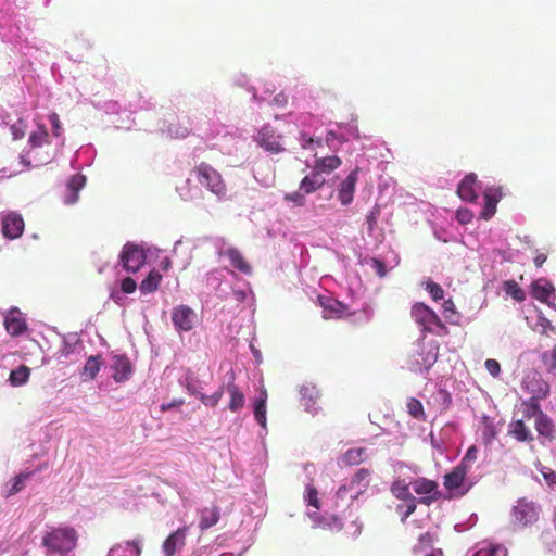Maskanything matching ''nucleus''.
<instances>
[{
	"label": "nucleus",
	"instance_id": "f257e3e1",
	"mask_svg": "<svg viewBox=\"0 0 556 556\" xmlns=\"http://www.w3.org/2000/svg\"><path fill=\"white\" fill-rule=\"evenodd\" d=\"M77 541V531L72 527H54L42 536L47 556H74Z\"/></svg>",
	"mask_w": 556,
	"mask_h": 556
},
{
	"label": "nucleus",
	"instance_id": "f03ea898",
	"mask_svg": "<svg viewBox=\"0 0 556 556\" xmlns=\"http://www.w3.org/2000/svg\"><path fill=\"white\" fill-rule=\"evenodd\" d=\"M191 175L195 178L201 187L208 190L218 199L222 200L226 198L227 185L222 174L211 164L201 162L192 168Z\"/></svg>",
	"mask_w": 556,
	"mask_h": 556
},
{
	"label": "nucleus",
	"instance_id": "7ed1b4c3",
	"mask_svg": "<svg viewBox=\"0 0 556 556\" xmlns=\"http://www.w3.org/2000/svg\"><path fill=\"white\" fill-rule=\"evenodd\" d=\"M412 318L421 327L424 332L435 336H444L447 327L429 306L424 303H415L410 309Z\"/></svg>",
	"mask_w": 556,
	"mask_h": 556
},
{
	"label": "nucleus",
	"instance_id": "20e7f679",
	"mask_svg": "<svg viewBox=\"0 0 556 556\" xmlns=\"http://www.w3.org/2000/svg\"><path fill=\"white\" fill-rule=\"evenodd\" d=\"M538 519V506L527 498H519L510 510V523L517 529L529 527Z\"/></svg>",
	"mask_w": 556,
	"mask_h": 556
},
{
	"label": "nucleus",
	"instance_id": "39448f33",
	"mask_svg": "<svg viewBox=\"0 0 556 556\" xmlns=\"http://www.w3.org/2000/svg\"><path fill=\"white\" fill-rule=\"evenodd\" d=\"M469 470L457 465L451 472L444 476L443 485L451 492V496H463L473 485V483L467 479Z\"/></svg>",
	"mask_w": 556,
	"mask_h": 556
},
{
	"label": "nucleus",
	"instance_id": "423d86ee",
	"mask_svg": "<svg viewBox=\"0 0 556 556\" xmlns=\"http://www.w3.org/2000/svg\"><path fill=\"white\" fill-rule=\"evenodd\" d=\"M122 267L128 273H137L146 264L147 254L142 247L127 242L119 254Z\"/></svg>",
	"mask_w": 556,
	"mask_h": 556
},
{
	"label": "nucleus",
	"instance_id": "0eeeda50",
	"mask_svg": "<svg viewBox=\"0 0 556 556\" xmlns=\"http://www.w3.org/2000/svg\"><path fill=\"white\" fill-rule=\"evenodd\" d=\"M531 381H528L526 382V389L531 393V397L523 402L522 403V407H523V417L527 418V419H531V418H534V420L536 419V417L539 416L540 413H543V410L541 409L540 407V403L539 401L541 399H544L548 392H549V386L546 381L544 380H539L538 381V388L534 389V388H531Z\"/></svg>",
	"mask_w": 556,
	"mask_h": 556
},
{
	"label": "nucleus",
	"instance_id": "6e6552de",
	"mask_svg": "<svg viewBox=\"0 0 556 556\" xmlns=\"http://www.w3.org/2000/svg\"><path fill=\"white\" fill-rule=\"evenodd\" d=\"M410 486L415 494L419 496L417 502L419 504L430 506L432 503L441 498V492L437 481L419 477L410 481Z\"/></svg>",
	"mask_w": 556,
	"mask_h": 556
},
{
	"label": "nucleus",
	"instance_id": "1a4fd4ad",
	"mask_svg": "<svg viewBox=\"0 0 556 556\" xmlns=\"http://www.w3.org/2000/svg\"><path fill=\"white\" fill-rule=\"evenodd\" d=\"M369 476L370 471L368 469H358L349 484L341 485L338 489L337 497L344 500L348 493L351 492L350 497L357 498L367 489Z\"/></svg>",
	"mask_w": 556,
	"mask_h": 556
},
{
	"label": "nucleus",
	"instance_id": "9d476101",
	"mask_svg": "<svg viewBox=\"0 0 556 556\" xmlns=\"http://www.w3.org/2000/svg\"><path fill=\"white\" fill-rule=\"evenodd\" d=\"M255 141L261 148L271 154H279L286 150L281 143V136L269 125H264L257 131Z\"/></svg>",
	"mask_w": 556,
	"mask_h": 556
},
{
	"label": "nucleus",
	"instance_id": "9b49d317",
	"mask_svg": "<svg viewBox=\"0 0 556 556\" xmlns=\"http://www.w3.org/2000/svg\"><path fill=\"white\" fill-rule=\"evenodd\" d=\"M24 219L21 214L10 212L3 216L1 222L2 235L10 240L20 238L24 232Z\"/></svg>",
	"mask_w": 556,
	"mask_h": 556
},
{
	"label": "nucleus",
	"instance_id": "f8f14e48",
	"mask_svg": "<svg viewBox=\"0 0 556 556\" xmlns=\"http://www.w3.org/2000/svg\"><path fill=\"white\" fill-rule=\"evenodd\" d=\"M197 318V314L187 305H179L173 309L172 321L179 331H190Z\"/></svg>",
	"mask_w": 556,
	"mask_h": 556
},
{
	"label": "nucleus",
	"instance_id": "ddd939ff",
	"mask_svg": "<svg viewBox=\"0 0 556 556\" xmlns=\"http://www.w3.org/2000/svg\"><path fill=\"white\" fill-rule=\"evenodd\" d=\"M4 327L11 337H18L27 330L26 319L18 308L10 309L4 316Z\"/></svg>",
	"mask_w": 556,
	"mask_h": 556
},
{
	"label": "nucleus",
	"instance_id": "4468645a",
	"mask_svg": "<svg viewBox=\"0 0 556 556\" xmlns=\"http://www.w3.org/2000/svg\"><path fill=\"white\" fill-rule=\"evenodd\" d=\"M502 187H491L485 189L483 193L484 206L480 213L481 218L488 220L495 214L496 205L502 199Z\"/></svg>",
	"mask_w": 556,
	"mask_h": 556
},
{
	"label": "nucleus",
	"instance_id": "2eb2a0df",
	"mask_svg": "<svg viewBox=\"0 0 556 556\" xmlns=\"http://www.w3.org/2000/svg\"><path fill=\"white\" fill-rule=\"evenodd\" d=\"M358 168L352 170L341 182L338 190V199L342 205H349L354 199L355 186L358 179Z\"/></svg>",
	"mask_w": 556,
	"mask_h": 556
},
{
	"label": "nucleus",
	"instance_id": "dca6fc26",
	"mask_svg": "<svg viewBox=\"0 0 556 556\" xmlns=\"http://www.w3.org/2000/svg\"><path fill=\"white\" fill-rule=\"evenodd\" d=\"M187 530V527H182L167 536L162 546L165 556H174L177 551L185 546Z\"/></svg>",
	"mask_w": 556,
	"mask_h": 556
},
{
	"label": "nucleus",
	"instance_id": "f3484780",
	"mask_svg": "<svg viewBox=\"0 0 556 556\" xmlns=\"http://www.w3.org/2000/svg\"><path fill=\"white\" fill-rule=\"evenodd\" d=\"M534 427L539 435L546 441L553 442L556 439L555 424L544 412L540 413L534 420Z\"/></svg>",
	"mask_w": 556,
	"mask_h": 556
},
{
	"label": "nucleus",
	"instance_id": "a211bd4d",
	"mask_svg": "<svg viewBox=\"0 0 556 556\" xmlns=\"http://www.w3.org/2000/svg\"><path fill=\"white\" fill-rule=\"evenodd\" d=\"M225 391L229 395L227 409L231 413H239L245 404L244 393L235 383L233 379L226 384Z\"/></svg>",
	"mask_w": 556,
	"mask_h": 556
},
{
	"label": "nucleus",
	"instance_id": "6ab92c4d",
	"mask_svg": "<svg viewBox=\"0 0 556 556\" xmlns=\"http://www.w3.org/2000/svg\"><path fill=\"white\" fill-rule=\"evenodd\" d=\"M300 396L301 403L305 407L307 412H313L315 409V404L320 396L319 390L312 382L303 383L300 387Z\"/></svg>",
	"mask_w": 556,
	"mask_h": 556
},
{
	"label": "nucleus",
	"instance_id": "aec40b11",
	"mask_svg": "<svg viewBox=\"0 0 556 556\" xmlns=\"http://www.w3.org/2000/svg\"><path fill=\"white\" fill-rule=\"evenodd\" d=\"M113 378L116 382H123L130 378L132 372V366L128 357L118 355L114 357L113 363Z\"/></svg>",
	"mask_w": 556,
	"mask_h": 556
},
{
	"label": "nucleus",
	"instance_id": "412c9836",
	"mask_svg": "<svg viewBox=\"0 0 556 556\" xmlns=\"http://www.w3.org/2000/svg\"><path fill=\"white\" fill-rule=\"evenodd\" d=\"M477 176L475 174L466 175L458 185L457 194L459 198L467 202H473L477 199L475 190Z\"/></svg>",
	"mask_w": 556,
	"mask_h": 556
},
{
	"label": "nucleus",
	"instance_id": "4be33fe9",
	"mask_svg": "<svg viewBox=\"0 0 556 556\" xmlns=\"http://www.w3.org/2000/svg\"><path fill=\"white\" fill-rule=\"evenodd\" d=\"M342 165V160L337 155L316 157L313 169L318 174H330Z\"/></svg>",
	"mask_w": 556,
	"mask_h": 556
},
{
	"label": "nucleus",
	"instance_id": "5701e85b",
	"mask_svg": "<svg viewBox=\"0 0 556 556\" xmlns=\"http://www.w3.org/2000/svg\"><path fill=\"white\" fill-rule=\"evenodd\" d=\"M267 391L265 388H262L260 391V396L255 400L253 404V414L256 422L263 428H267V418H266V403H267Z\"/></svg>",
	"mask_w": 556,
	"mask_h": 556
},
{
	"label": "nucleus",
	"instance_id": "b1692460",
	"mask_svg": "<svg viewBox=\"0 0 556 556\" xmlns=\"http://www.w3.org/2000/svg\"><path fill=\"white\" fill-rule=\"evenodd\" d=\"M225 255L230 261L231 265L243 274H251L252 268L250 264L244 260L241 252L236 248H228L220 252V255Z\"/></svg>",
	"mask_w": 556,
	"mask_h": 556
},
{
	"label": "nucleus",
	"instance_id": "393cba45",
	"mask_svg": "<svg viewBox=\"0 0 556 556\" xmlns=\"http://www.w3.org/2000/svg\"><path fill=\"white\" fill-rule=\"evenodd\" d=\"M85 184L86 178L83 175L76 174L70 178L66 185V189L68 192L67 197L65 198L66 204H74L77 202L78 193L84 188Z\"/></svg>",
	"mask_w": 556,
	"mask_h": 556
},
{
	"label": "nucleus",
	"instance_id": "a878e982",
	"mask_svg": "<svg viewBox=\"0 0 556 556\" xmlns=\"http://www.w3.org/2000/svg\"><path fill=\"white\" fill-rule=\"evenodd\" d=\"M325 182V179L313 169L311 174L304 176L301 180L300 190L306 194H311L320 189Z\"/></svg>",
	"mask_w": 556,
	"mask_h": 556
},
{
	"label": "nucleus",
	"instance_id": "bb28decb",
	"mask_svg": "<svg viewBox=\"0 0 556 556\" xmlns=\"http://www.w3.org/2000/svg\"><path fill=\"white\" fill-rule=\"evenodd\" d=\"M410 482L407 483L404 479H396L391 484V493L394 497L402 502H412L417 500L409 491Z\"/></svg>",
	"mask_w": 556,
	"mask_h": 556
},
{
	"label": "nucleus",
	"instance_id": "cd10ccee",
	"mask_svg": "<svg viewBox=\"0 0 556 556\" xmlns=\"http://www.w3.org/2000/svg\"><path fill=\"white\" fill-rule=\"evenodd\" d=\"M553 292L554 287L548 281L536 280L531 285V295L540 302H547Z\"/></svg>",
	"mask_w": 556,
	"mask_h": 556
},
{
	"label": "nucleus",
	"instance_id": "c85d7f7f",
	"mask_svg": "<svg viewBox=\"0 0 556 556\" xmlns=\"http://www.w3.org/2000/svg\"><path fill=\"white\" fill-rule=\"evenodd\" d=\"M219 520V508L217 506L205 507L200 511L199 527L202 531L215 526Z\"/></svg>",
	"mask_w": 556,
	"mask_h": 556
},
{
	"label": "nucleus",
	"instance_id": "c756f323",
	"mask_svg": "<svg viewBox=\"0 0 556 556\" xmlns=\"http://www.w3.org/2000/svg\"><path fill=\"white\" fill-rule=\"evenodd\" d=\"M509 432L519 442H529L534 439L531 430L526 426L522 419L513 421Z\"/></svg>",
	"mask_w": 556,
	"mask_h": 556
},
{
	"label": "nucleus",
	"instance_id": "7c9ffc66",
	"mask_svg": "<svg viewBox=\"0 0 556 556\" xmlns=\"http://www.w3.org/2000/svg\"><path fill=\"white\" fill-rule=\"evenodd\" d=\"M161 280L162 275L155 269L151 270L140 283V291L144 294L156 291Z\"/></svg>",
	"mask_w": 556,
	"mask_h": 556
},
{
	"label": "nucleus",
	"instance_id": "2f4dec72",
	"mask_svg": "<svg viewBox=\"0 0 556 556\" xmlns=\"http://www.w3.org/2000/svg\"><path fill=\"white\" fill-rule=\"evenodd\" d=\"M540 358L544 370L548 375L556 377V345H554L551 350L544 351Z\"/></svg>",
	"mask_w": 556,
	"mask_h": 556
},
{
	"label": "nucleus",
	"instance_id": "473e14b6",
	"mask_svg": "<svg viewBox=\"0 0 556 556\" xmlns=\"http://www.w3.org/2000/svg\"><path fill=\"white\" fill-rule=\"evenodd\" d=\"M29 376L30 368L26 365H21L16 369L11 371L9 381L13 387H20L28 381Z\"/></svg>",
	"mask_w": 556,
	"mask_h": 556
},
{
	"label": "nucleus",
	"instance_id": "72a5a7b5",
	"mask_svg": "<svg viewBox=\"0 0 556 556\" xmlns=\"http://www.w3.org/2000/svg\"><path fill=\"white\" fill-rule=\"evenodd\" d=\"M184 384L188 392L192 395H197L198 397L202 393L203 386L202 382L199 380V378L195 376V374L188 369L185 375Z\"/></svg>",
	"mask_w": 556,
	"mask_h": 556
},
{
	"label": "nucleus",
	"instance_id": "f704fd0d",
	"mask_svg": "<svg viewBox=\"0 0 556 556\" xmlns=\"http://www.w3.org/2000/svg\"><path fill=\"white\" fill-rule=\"evenodd\" d=\"M503 290L506 293V295L513 298L515 301L519 303L526 300V292L513 279L505 280L503 282Z\"/></svg>",
	"mask_w": 556,
	"mask_h": 556
},
{
	"label": "nucleus",
	"instance_id": "c9c22d12",
	"mask_svg": "<svg viewBox=\"0 0 556 556\" xmlns=\"http://www.w3.org/2000/svg\"><path fill=\"white\" fill-rule=\"evenodd\" d=\"M366 448L355 447L348 450L341 458V463L345 466L357 465L363 462Z\"/></svg>",
	"mask_w": 556,
	"mask_h": 556
},
{
	"label": "nucleus",
	"instance_id": "e433bc0d",
	"mask_svg": "<svg viewBox=\"0 0 556 556\" xmlns=\"http://www.w3.org/2000/svg\"><path fill=\"white\" fill-rule=\"evenodd\" d=\"M100 359V356H90L87 358L83 370V376L86 379L92 380L96 378L101 367Z\"/></svg>",
	"mask_w": 556,
	"mask_h": 556
},
{
	"label": "nucleus",
	"instance_id": "4c0bfd02",
	"mask_svg": "<svg viewBox=\"0 0 556 556\" xmlns=\"http://www.w3.org/2000/svg\"><path fill=\"white\" fill-rule=\"evenodd\" d=\"M506 556L507 551L501 544H484L480 546L472 556H497V555Z\"/></svg>",
	"mask_w": 556,
	"mask_h": 556
},
{
	"label": "nucleus",
	"instance_id": "58836bf2",
	"mask_svg": "<svg viewBox=\"0 0 556 556\" xmlns=\"http://www.w3.org/2000/svg\"><path fill=\"white\" fill-rule=\"evenodd\" d=\"M407 412L408 414L415 418V419H419V420H425L426 419V414H425V410H424V406L421 404V402L415 397H410L408 401H407Z\"/></svg>",
	"mask_w": 556,
	"mask_h": 556
},
{
	"label": "nucleus",
	"instance_id": "ea45409f",
	"mask_svg": "<svg viewBox=\"0 0 556 556\" xmlns=\"http://www.w3.org/2000/svg\"><path fill=\"white\" fill-rule=\"evenodd\" d=\"M435 540L437 536L434 533L425 532L420 534L418 538V543L413 547V552L417 554L425 551L426 548L432 547Z\"/></svg>",
	"mask_w": 556,
	"mask_h": 556
},
{
	"label": "nucleus",
	"instance_id": "a19ab883",
	"mask_svg": "<svg viewBox=\"0 0 556 556\" xmlns=\"http://www.w3.org/2000/svg\"><path fill=\"white\" fill-rule=\"evenodd\" d=\"M225 384L220 386L212 395H206L203 392L200 394L199 400L206 406L216 407L224 394Z\"/></svg>",
	"mask_w": 556,
	"mask_h": 556
},
{
	"label": "nucleus",
	"instance_id": "79ce46f5",
	"mask_svg": "<svg viewBox=\"0 0 556 556\" xmlns=\"http://www.w3.org/2000/svg\"><path fill=\"white\" fill-rule=\"evenodd\" d=\"M225 384L220 386L212 395H206L203 392L200 394L199 400L206 406L216 407L224 394Z\"/></svg>",
	"mask_w": 556,
	"mask_h": 556
},
{
	"label": "nucleus",
	"instance_id": "37998d69",
	"mask_svg": "<svg viewBox=\"0 0 556 556\" xmlns=\"http://www.w3.org/2000/svg\"><path fill=\"white\" fill-rule=\"evenodd\" d=\"M49 134L47 129L41 126L38 128V130L34 131L29 136V143L31 147H41L45 143H48Z\"/></svg>",
	"mask_w": 556,
	"mask_h": 556
},
{
	"label": "nucleus",
	"instance_id": "c03bdc74",
	"mask_svg": "<svg viewBox=\"0 0 556 556\" xmlns=\"http://www.w3.org/2000/svg\"><path fill=\"white\" fill-rule=\"evenodd\" d=\"M417 500H414L412 502H403L396 506V513L401 515L402 522H405V520L415 513L417 508Z\"/></svg>",
	"mask_w": 556,
	"mask_h": 556
},
{
	"label": "nucleus",
	"instance_id": "a18cd8bd",
	"mask_svg": "<svg viewBox=\"0 0 556 556\" xmlns=\"http://www.w3.org/2000/svg\"><path fill=\"white\" fill-rule=\"evenodd\" d=\"M477 455H478V448L475 445H471L467 450L465 456L463 457V459L460 460V463L458 465H460L462 467L466 468L467 470H470L472 464L477 459Z\"/></svg>",
	"mask_w": 556,
	"mask_h": 556
},
{
	"label": "nucleus",
	"instance_id": "49530a36",
	"mask_svg": "<svg viewBox=\"0 0 556 556\" xmlns=\"http://www.w3.org/2000/svg\"><path fill=\"white\" fill-rule=\"evenodd\" d=\"M426 290L429 292V294L434 301H439L444 298V291L442 287L434 281L427 282Z\"/></svg>",
	"mask_w": 556,
	"mask_h": 556
},
{
	"label": "nucleus",
	"instance_id": "de8ad7c7",
	"mask_svg": "<svg viewBox=\"0 0 556 556\" xmlns=\"http://www.w3.org/2000/svg\"><path fill=\"white\" fill-rule=\"evenodd\" d=\"M443 311L445 314V318L450 320L452 324H456L457 319H454V316L457 317V312L455 304L452 299L445 300L443 303Z\"/></svg>",
	"mask_w": 556,
	"mask_h": 556
},
{
	"label": "nucleus",
	"instance_id": "09e8293b",
	"mask_svg": "<svg viewBox=\"0 0 556 556\" xmlns=\"http://www.w3.org/2000/svg\"><path fill=\"white\" fill-rule=\"evenodd\" d=\"M305 194L303 191H294L290 193H286L283 199L287 202H292L298 206H303L305 204Z\"/></svg>",
	"mask_w": 556,
	"mask_h": 556
},
{
	"label": "nucleus",
	"instance_id": "8fccbe9b",
	"mask_svg": "<svg viewBox=\"0 0 556 556\" xmlns=\"http://www.w3.org/2000/svg\"><path fill=\"white\" fill-rule=\"evenodd\" d=\"M545 482L547 483V485L549 488H555L556 486V471H554L553 469L548 468V467H542V469L540 470Z\"/></svg>",
	"mask_w": 556,
	"mask_h": 556
},
{
	"label": "nucleus",
	"instance_id": "3c124183",
	"mask_svg": "<svg viewBox=\"0 0 556 556\" xmlns=\"http://www.w3.org/2000/svg\"><path fill=\"white\" fill-rule=\"evenodd\" d=\"M168 131L173 137L184 139L189 136L191 129L189 126L178 127L176 125H170Z\"/></svg>",
	"mask_w": 556,
	"mask_h": 556
},
{
	"label": "nucleus",
	"instance_id": "603ef678",
	"mask_svg": "<svg viewBox=\"0 0 556 556\" xmlns=\"http://www.w3.org/2000/svg\"><path fill=\"white\" fill-rule=\"evenodd\" d=\"M306 501L308 505L319 508L318 492L314 486H307L306 489Z\"/></svg>",
	"mask_w": 556,
	"mask_h": 556
},
{
	"label": "nucleus",
	"instance_id": "864d4df0",
	"mask_svg": "<svg viewBox=\"0 0 556 556\" xmlns=\"http://www.w3.org/2000/svg\"><path fill=\"white\" fill-rule=\"evenodd\" d=\"M28 473H21L14 478V483L9 492V495H13L17 492H20L24 486V481L28 479Z\"/></svg>",
	"mask_w": 556,
	"mask_h": 556
},
{
	"label": "nucleus",
	"instance_id": "5fc2aeb1",
	"mask_svg": "<svg viewBox=\"0 0 556 556\" xmlns=\"http://www.w3.org/2000/svg\"><path fill=\"white\" fill-rule=\"evenodd\" d=\"M484 365H485L486 370L489 371V374L492 377L496 378L500 375L501 365L496 359L489 358L485 361Z\"/></svg>",
	"mask_w": 556,
	"mask_h": 556
},
{
	"label": "nucleus",
	"instance_id": "6e6d98bb",
	"mask_svg": "<svg viewBox=\"0 0 556 556\" xmlns=\"http://www.w3.org/2000/svg\"><path fill=\"white\" fill-rule=\"evenodd\" d=\"M137 288L136 281L131 277H126L121 282V289L124 293L130 294Z\"/></svg>",
	"mask_w": 556,
	"mask_h": 556
},
{
	"label": "nucleus",
	"instance_id": "4d7b16f0",
	"mask_svg": "<svg viewBox=\"0 0 556 556\" xmlns=\"http://www.w3.org/2000/svg\"><path fill=\"white\" fill-rule=\"evenodd\" d=\"M371 268L381 278L387 275L386 264L379 258H372Z\"/></svg>",
	"mask_w": 556,
	"mask_h": 556
},
{
	"label": "nucleus",
	"instance_id": "13d9d810",
	"mask_svg": "<svg viewBox=\"0 0 556 556\" xmlns=\"http://www.w3.org/2000/svg\"><path fill=\"white\" fill-rule=\"evenodd\" d=\"M326 309H329L330 312L334 313L336 316H340L344 313L345 306L339 302V301H330L329 304L326 306Z\"/></svg>",
	"mask_w": 556,
	"mask_h": 556
},
{
	"label": "nucleus",
	"instance_id": "bf43d9fd",
	"mask_svg": "<svg viewBox=\"0 0 556 556\" xmlns=\"http://www.w3.org/2000/svg\"><path fill=\"white\" fill-rule=\"evenodd\" d=\"M126 549L129 553V556H140L141 554V547L139 544V541H128L126 543Z\"/></svg>",
	"mask_w": 556,
	"mask_h": 556
},
{
	"label": "nucleus",
	"instance_id": "052dcab7",
	"mask_svg": "<svg viewBox=\"0 0 556 556\" xmlns=\"http://www.w3.org/2000/svg\"><path fill=\"white\" fill-rule=\"evenodd\" d=\"M49 119L52 125L54 136L59 137L61 135V121L59 115L56 113H52L49 116Z\"/></svg>",
	"mask_w": 556,
	"mask_h": 556
},
{
	"label": "nucleus",
	"instance_id": "680f3d73",
	"mask_svg": "<svg viewBox=\"0 0 556 556\" xmlns=\"http://www.w3.org/2000/svg\"><path fill=\"white\" fill-rule=\"evenodd\" d=\"M472 218V214L469 210H459L457 212V219L459 220V223L462 224H467L471 220Z\"/></svg>",
	"mask_w": 556,
	"mask_h": 556
},
{
	"label": "nucleus",
	"instance_id": "e2e57ef3",
	"mask_svg": "<svg viewBox=\"0 0 556 556\" xmlns=\"http://www.w3.org/2000/svg\"><path fill=\"white\" fill-rule=\"evenodd\" d=\"M184 403H185V401L182 399H176V400H173L170 403H163L160 408L162 412H166L170 408L179 407V406L184 405Z\"/></svg>",
	"mask_w": 556,
	"mask_h": 556
},
{
	"label": "nucleus",
	"instance_id": "0e129e2a",
	"mask_svg": "<svg viewBox=\"0 0 556 556\" xmlns=\"http://www.w3.org/2000/svg\"><path fill=\"white\" fill-rule=\"evenodd\" d=\"M300 143L303 149H308L309 146L314 143V138L307 136L306 134H301Z\"/></svg>",
	"mask_w": 556,
	"mask_h": 556
},
{
	"label": "nucleus",
	"instance_id": "69168bd1",
	"mask_svg": "<svg viewBox=\"0 0 556 556\" xmlns=\"http://www.w3.org/2000/svg\"><path fill=\"white\" fill-rule=\"evenodd\" d=\"M547 260V255L544 254V253H539L535 257H534V264L536 267H541Z\"/></svg>",
	"mask_w": 556,
	"mask_h": 556
},
{
	"label": "nucleus",
	"instance_id": "338daca9",
	"mask_svg": "<svg viewBox=\"0 0 556 556\" xmlns=\"http://www.w3.org/2000/svg\"><path fill=\"white\" fill-rule=\"evenodd\" d=\"M377 215H378V212H371L369 215H367V223H368L370 229L377 223Z\"/></svg>",
	"mask_w": 556,
	"mask_h": 556
},
{
	"label": "nucleus",
	"instance_id": "774afa93",
	"mask_svg": "<svg viewBox=\"0 0 556 556\" xmlns=\"http://www.w3.org/2000/svg\"><path fill=\"white\" fill-rule=\"evenodd\" d=\"M123 549L121 545H116L109 552V556H118L119 552Z\"/></svg>",
	"mask_w": 556,
	"mask_h": 556
}]
</instances>
